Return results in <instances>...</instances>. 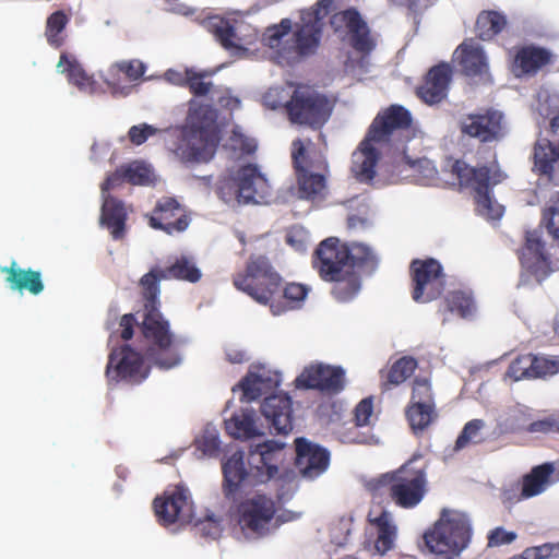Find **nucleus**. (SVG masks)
Listing matches in <instances>:
<instances>
[{"mask_svg":"<svg viewBox=\"0 0 559 559\" xmlns=\"http://www.w3.org/2000/svg\"><path fill=\"white\" fill-rule=\"evenodd\" d=\"M190 221L179 202L170 197L158 200L154 215L150 218V225L155 229H162L171 235L174 231L181 233L189 226Z\"/></svg>","mask_w":559,"mask_h":559,"instance_id":"5701e85b","label":"nucleus"},{"mask_svg":"<svg viewBox=\"0 0 559 559\" xmlns=\"http://www.w3.org/2000/svg\"><path fill=\"white\" fill-rule=\"evenodd\" d=\"M415 283L413 298L417 302H429L444 289V274L435 259L415 260L411 265Z\"/></svg>","mask_w":559,"mask_h":559,"instance_id":"dca6fc26","label":"nucleus"},{"mask_svg":"<svg viewBox=\"0 0 559 559\" xmlns=\"http://www.w3.org/2000/svg\"><path fill=\"white\" fill-rule=\"evenodd\" d=\"M331 25L336 32L343 28L346 29L350 35L353 46L357 50L369 52L373 49L374 41L369 35L368 26L356 10L349 9L335 13L331 17Z\"/></svg>","mask_w":559,"mask_h":559,"instance_id":"b1692460","label":"nucleus"},{"mask_svg":"<svg viewBox=\"0 0 559 559\" xmlns=\"http://www.w3.org/2000/svg\"><path fill=\"white\" fill-rule=\"evenodd\" d=\"M411 404H433L431 388L426 379L415 380Z\"/></svg>","mask_w":559,"mask_h":559,"instance_id":"13d9d810","label":"nucleus"},{"mask_svg":"<svg viewBox=\"0 0 559 559\" xmlns=\"http://www.w3.org/2000/svg\"><path fill=\"white\" fill-rule=\"evenodd\" d=\"M516 534L514 532H508L502 527H496L488 535V546L499 547L502 545H508L514 542Z\"/></svg>","mask_w":559,"mask_h":559,"instance_id":"e2e57ef3","label":"nucleus"},{"mask_svg":"<svg viewBox=\"0 0 559 559\" xmlns=\"http://www.w3.org/2000/svg\"><path fill=\"white\" fill-rule=\"evenodd\" d=\"M261 412L277 433L287 435L292 429V400L285 393L265 397Z\"/></svg>","mask_w":559,"mask_h":559,"instance_id":"bb28decb","label":"nucleus"},{"mask_svg":"<svg viewBox=\"0 0 559 559\" xmlns=\"http://www.w3.org/2000/svg\"><path fill=\"white\" fill-rule=\"evenodd\" d=\"M411 428L415 433L425 430L436 418L433 404H411L406 411Z\"/></svg>","mask_w":559,"mask_h":559,"instance_id":"ea45409f","label":"nucleus"},{"mask_svg":"<svg viewBox=\"0 0 559 559\" xmlns=\"http://www.w3.org/2000/svg\"><path fill=\"white\" fill-rule=\"evenodd\" d=\"M78 60L74 56L69 55L67 52H62L60 55V59L56 66V70L58 73L68 72V76L71 73L72 63H76Z\"/></svg>","mask_w":559,"mask_h":559,"instance_id":"774afa93","label":"nucleus"},{"mask_svg":"<svg viewBox=\"0 0 559 559\" xmlns=\"http://www.w3.org/2000/svg\"><path fill=\"white\" fill-rule=\"evenodd\" d=\"M144 72L145 66L143 62L139 60H122L110 66L105 82L111 88L112 94L127 96L132 87L121 85V75H124L128 81L132 82L139 80Z\"/></svg>","mask_w":559,"mask_h":559,"instance_id":"c756f323","label":"nucleus"},{"mask_svg":"<svg viewBox=\"0 0 559 559\" xmlns=\"http://www.w3.org/2000/svg\"><path fill=\"white\" fill-rule=\"evenodd\" d=\"M278 384L280 376L277 372L271 371L263 366H254L239 385L243 397L247 402H250L270 392Z\"/></svg>","mask_w":559,"mask_h":559,"instance_id":"cd10ccee","label":"nucleus"},{"mask_svg":"<svg viewBox=\"0 0 559 559\" xmlns=\"http://www.w3.org/2000/svg\"><path fill=\"white\" fill-rule=\"evenodd\" d=\"M347 252V262L354 265L364 266L369 271H373L378 263L377 254L365 243L353 242L345 246Z\"/></svg>","mask_w":559,"mask_h":559,"instance_id":"a19ab883","label":"nucleus"},{"mask_svg":"<svg viewBox=\"0 0 559 559\" xmlns=\"http://www.w3.org/2000/svg\"><path fill=\"white\" fill-rule=\"evenodd\" d=\"M329 100L308 86H298L288 105V115L294 123L321 127L330 117Z\"/></svg>","mask_w":559,"mask_h":559,"instance_id":"f8f14e48","label":"nucleus"},{"mask_svg":"<svg viewBox=\"0 0 559 559\" xmlns=\"http://www.w3.org/2000/svg\"><path fill=\"white\" fill-rule=\"evenodd\" d=\"M109 152V143L95 141L91 147L90 159L94 163L100 162Z\"/></svg>","mask_w":559,"mask_h":559,"instance_id":"338daca9","label":"nucleus"},{"mask_svg":"<svg viewBox=\"0 0 559 559\" xmlns=\"http://www.w3.org/2000/svg\"><path fill=\"white\" fill-rule=\"evenodd\" d=\"M554 473L552 464L546 463L536 466L523 480L522 496L531 498L540 495L549 485V478Z\"/></svg>","mask_w":559,"mask_h":559,"instance_id":"e433bc0d","label":"nucleus"},{"mask_svg":"<svg viewBox=\"0 0 559 559\" xmlns=\"http://www.w3.org/2000/svg\"><path fill=\"white\" fill-rule=\"evenodd\" d=\"M302 512L280 510L276 501L264 493H253L243 499L236 510V522L248 539H257L275 534L287 523L298 521Z\"/></svg>","mask_w":559,"mask_h":559,"instance_id":"423d86ee","label":"nucleus"},{"mask_svg":"<svg viewBox=\"0 0 559 559\" xmlns=\"http://www.w3.org/2000/svg\"><path fill=\"white\" fill-rule=\"evenodd\" d=\"M412 117L408 110L392 105L383 115H379L369 128L366 139L352 155L350 171L360 182H369L376 175L379 152L389 144H403L408 139Z\"/></svg>","mask_w":559,"mask_h":559,"instance_id":"7ed1b4c3","label":"nucleus"},{"mask_svg":"<svg viewBox=\"0 0 559 559\" xmlns=\"http://www.w3.org/2000/svg\"><path fill=\"white\" fill-rule=\"evenodd\" d=\"M417 367V361L412 357H402L391 367L388 373L390 384L397 385L409 378Z\"/></svg>","mask_w":559,"mask_h":559,"instance_id":"8fccbe9b","label":"nucleus"},{"mask_svg":"<svg viewBox=\"0 0 559 559\" xmlns=\"http://www.w3.org/2000/svg\"><path fill=\"white\" fill-rule=\"evenodd\" d=\"M147 373L148 369L141 355L128 345L112 350L109 355L106 370L109 380L124 379L131 383H140Z\"/></svg>","mask_w":559,"mask_h":559,"instance_id":"a211bd4d","label":"nucleus"},{"mask_svg":"<svg viewBox=\"0 0 559 559\" xmlns=\"http://www.w3.org/2000/svg\"><path fill=\"white\" fill-rule=\"evenodd\" d=\"M402 158L405 159L406 164H408L413 171V176L419 185L430 186L437 181L438 170L432 160L428 158L411 160L404 154Z\"/></svg>","mask_w":559,"mask_h":559,"instance_id":"37998d69","label":"nucleus"},{"mask_svg":"<svg viewBox=\"0 0 559 559\" xmlns=\"http://www.w3.org/2000/svg\"><path fill=\"white\" fill-rule=\"evenodd\" d=\"M543 222L546 224L549 234L559 239V195L544 211Z\"/></svg>","mask_w":559,"mask_h":559,"instance_id":"5fc2aeb1","label":"nucleus"},{"mask_svg":"<svg viewBox=\"0 0 559 559\" xmlns=\"http://www.w3.org/2000/svg\"><path fill=\"white\" fill-rule=\"evenodd\" d=\"M216 110L209 104L190 100L186 126L176 131L178 143L171 148L181 162H207L214 155L218 138Z\"/></svg>","mask_w":559,"mask_h":559,"instance_id":"20e7f679","label":"nucleus"},{"mask_svg":"<svg viewBox=\"0 0 559 559\" xmlns=\"http://www.w3.org/2000/svg\"><path fill=\"white\" fill-rule=\"evenodd\" d=\"M197 449L203 455L214 456L219 449V433L216 426L206 424L202 433L195 439Z\"/></svg>","mask_w":559,"mask_h":559,"instance_id":"a18cd8bd","label":"nucleus"},{"mask_svg":"<svg viewBox=\"0 0 559 559\" xmlns=\"http://www.w3.org/2000/svg\"><path fill=\"white\" fill-rule=\"evenodd\" d=\"M284 447L285 443L275 440H267L252 447L249 453V472L245 468L243 452L233 453L223 463L226 496H231L249 477H253L259 483L274 478L278 472L277 463L282 460Z\"/></svg>","mask_w":559,"mask_h":559,"instance_id":"39448f33","label":"nucleus"},{"mask_svg":"<svg viewBox=\"0 0 559 559\" xmlns=\"http://www.w3.org/2000/svg\"><path fill=\"white\" fill-rule=\"evenodd\" d=\"M202 276L193 258L181 255L168 267H154L142 276L140 285L144 297L142 333L147 342L146 358L160 369H170L181 364L179 342L169 331L168 322L158 310L159 282L176 278L197 283Z\"/></svg>","mask_w":559,"mask_h":559,"instance_id":"f257e3e1","label":"nucleus"},{"mask_svg":"<svg viewBox=\"0 0 559 559\" xmlns=\"http://www.w3.org/2000/svg\"><path fill=\"white\" fill-rule=\"evenodd\" d=\"M126 181L131 185L150 186L155 185L157 176L152 165L143 160H134L124 165Z\"/></svg>","mask_w":559,"mask_h":559,"instance_id":"4c0bfd02","label":"nucleus"},{"mask_svg":"<svg viewBox=\"0 0 559 559\" xmlns=\"http://www.w3.org/2000/svg\"><path fill=\"white\" fill-rule=\"evenodd\" d=\"M451 312H456L462 318H469L475 311V305L471 295L463 292H453L447 298Z\"/></svg>","mask_w":559,"mask_h":559,"instance_id":"09e8293b","label":"nucleus"},{"mask_svg":"<svg viewBox=\"0 0 559 559\" xmlns=\"http://www.w3.org/2000/svg\"><path fill=\"white\" fill-rule=\"evenodd\" d=\"M298 388L317 389L336 393L343 389L344 372L329 365H311L296 379Z\"/></svg>","mask_w":559,"mask_h":559,"instance_id":"4be33fe9","label":"nucleus"},{"mask_svg":"<svg viewBox=\"0 0 559 559\" xmlns=\"http://www.w3.org/2000/svg\"><path fill=\"white\" fill-rule=\"evenodd\" d=\"M195 527L203 536L214 539L219 536L222 531L221 519L214 514H206L204 519L195 523Z\"/></svg>","mask_w":559,"mask_h":559,"instance_id":"6e6d98bb","label":"nucleus"},{"mask_svg":"<svg viewBox=\"0 0 559 559\" xmlns=\"http://www.w3.org/2000/svg\"><path fill=\"white\" fill-rule=\"evenodd\" d=\"M205 27L213 33L221 45L229 51L230 56L236 58H247L249 56L248 45L255 39V34L247 33L249 26L235 19H224L221 16H211L205 21Z\"/></svg>","mask_w":559,"mask_h":559,"instance_id":"ddd939ff","label":"nucleus"},{"mask_svg":"<svg viewBox=\"0 0 559 559\" xmlns=\"http://www.w3.org/2000/svg\"><path fill=\"white\" fill-rule=\"evenodd\" d=\"M333 0H319L314 8L301 11L300 24L292 32V21L283 19L263 34V43L273 50L277 63H290L317 49L322 31V20L331 12Z\"/></svg>","mask_w":559,"mask_h":559,"instance_id":"f03ea898","label":"nucleus"},{"mask_svg":"<svg viewBox=\"0 0 559 559\" xmlns=\"http://www.w3.org/2000/svg\"><path fill=\"white\" fill-rule=\"evenodd\" d=\"M528 431L555 433V417H548V418L532 423L528 427Z\"/></svg>","mask_w":559,"mask_h":559,"instance_id":"69168bd1","label":"nucleus"},{"mask_svg":"<svg viewBox=\"0 0 559 559\" xmlns=\"http://www.w3.org/2000/svg\"><path fill=\"white\" fill-rule=\"evenodd\" d=\"M365 547L373 555L383 556L394 548L397 526L393 515L381 506L370 509L366 527Z\"/></svg>","mask_w":559,"mask_h":559,"instance_id":"4468645a","label":"nucleus"},{"mask_svg":"<svg viewBox=\"0 0 559 559\" xmlns=\"http://www.w3.org/2000/svg\"><path fill=\"white\" fill-rule=\"evenodd\" d=\"M452 173L462 187H469L475 191L477 211L481 216L487 219L501 218L503 206L490 195L491 188L503 179L502 173L495 163L489 167L475 168L465 162L456 160L452 165Z\"/></svg>","mask_w":559,"mask_h":559,"instance_id":"0eeeda50","label":"nucleus"},{"mask_svg":"<svg viewBox=\"0 0 559 559\" xmlns=\"http://www.w3.org/2000/svg\"><path fill=\"white\" fill-rule=\"evenodd\" d=\"M532 377L533 379L554 376L559 372V356L546 357L532 355Z\"/></svg>","mask_w":559,"mask_h":559,"instance_id":"3c124183","label":"nucleus"},{"mask_svg":"<svg viewBox=\"0 0 559 559\" xmlns=\"http://www.w3.org/2000/svg\"><path fill=\"white\" fill-rule=\"evenodd\" d=\"M548 60L549 53L545 49L535 47L522 48L514 59V73L516 76L535 73Z\"/></svg>","mask_w":559,"mask_h":559,"instance_id":"c9c22d12","label":"nucleus"},{"mask_svg":"<svg viewBox=\"0 0 559 559\" xmlns=\"http://www.w3.org/2000/svg\"><path fill=\"white\" fill-rule=\"evenodd\" d=\"M68 78L69 82L78 86L80 91L85 93L93 92L94 81L86 74L79 61L72 63L71 73Z\"/></svg>","mask_w":559,"mask_h":559,"instance_id":"864d4df0","label":"nucleus"},{"mask_svg":"<svg viewBox=\"0 0 559 559\" xmlns=\"http://www.w3.org/2000/svg\"><path fill=\"white\" fill-rule=\"evenodd\" d=\"M324 280L335 282L332 293L342 302L352 300L360 289L359 278L352 270L348 274H340L338 278Z\"/></svg>","mask_w":559,"mask_h":559,"instance_id":"58836bf2","label":"nucleus"},{"mask_svg":"<svg viewBox=\"0 0 559 559\" xmlns=\"http://www.w3.org/2000/svg\"><path fill=\"white\" fill-rule=\"evenodd\" d=\"M314 265L322 278H338L340 274H348L352 264L347 262L345 246H338L337 239L323 240L316 250Z\"/></svg>","mask_w":559,"mask_h":559,"instance_id":"aec40b11","label":"nucleus"},{"mask_svg":"<svg viewBox=\"0 0 559 559\" xmlns=\"http://www.w3.org/2000/svg\"><path fill=\"white\" fill-rule=\"evenodd\" d=\"M230 140L231 146L234 148H239L242 153L250 154L253 153L257 148L255 141L253 139L247 138L239 128H235L233 130Z\"/></svg>","mask_w":559,"mask_h":559,"instance_id":"680f3d73","label":"nucleus"},{"mask_svg":"<svg viewBox=\"0 0 559 559\" xmlns=\"http://www.w3.org/2000/svg\"><path fill=\"white\" fill-rule=\"evenodd\" d=\"M227 432L237 439H250L263 435V425L255 412L246 407L225 421Z\"/></svg>","mask_w":559,"mask_h":559,"instance_id":"473e14b6","label":"nucleus"},{"mask_svg":"<svg viewBox=\"0 0 559 559\" xmlns=\"http://www.w3.org/2000/svg\"><path fill=\"white\" fill-rule=\"evenodd\" d=\"M281 281L280 274L274 271L267 258L252 255L247 264L246 273H238L234 277V285L257 302L266 305L278 290Z\"/></svg>","mask_w":559,"mask_h":559,"instance_id":"9b49d317","label":"nucleus"},{"mask_svg":"<svg viewBox=\"0 0 559 559\" xmlns=\"http://www.w3.org/2000/svg\"><path fill=\"white\" fill-rule=\"evenodd\" d=\"M191 92L197 96H209L212 103H216L223 108L235 110L240 107V99L231 95L229 88L215 86L205 79L197 80L192 78Z\"/></svg>","mask_w":559,"mask_h":559,"instance_id":"f704fd0d","label":"nucleus"},{"mask_svg":"<svg viewBox=\"0 0 559 559\" xmlns=\"http://www.w3.org/2000/svg\"><path fill=\"white\" fill-rule=\"evenodd\" d=\"M372 401L370 397L364 399L355 408L356 427H362L370 424L372 416Z\"/></svg>","mask_w":559,"mask_h":559,"instance_id":"0e129e2a","label":"nucleus"},{"mask_svg":"<svg viewBox=\"0 0 559 559\" xmlns=\"http://www.w3.org/2000/svg\"><path fill=\"white\" fill-rule=\"evenodd\" d=\"M450 76L449 66L433 67L428 72L425 83L417 90V95L428 105L440 103L447 96Z\"/></svg>","mask_w":559,"mask_h":559,"instance_id":"c85d7f7f","label":"nucleus"},{"mask_svg":"<svg viewBox=\"0 0 559 559\" xmlns=\"http://www.w3.org/2000/svg\"><path fill=\"white\" fill-rule=\"evenodd\" d=\"M485 423L481 419H473L468 421L455 441L453 451H461L468 444H476L483 440L481 430Z\"/></svg>","mask_w":559,"mask_h":559,"instance_id":"c03bdc74","label":"nucleus"},{"mask_svg":"<svg viewBox=\"0 0 559 559\" xmlns=\"http://www.w3.org/2000/svg\"><path fill=\"white\" fill-rule=\"evenodd\" d=\"M502 119V114L497 110L468 115L462 120V132L483 142L496 140L503 134Z\"/></svg>","mask_w":559,"mask_h":559,"instance_id":"393cba45","label":"nucleus"},{"mask_svg":"<svg viewBox=\"0 0 559 559\" xmlns=\"http://www.w3.org/2000/svg\"><path fill=\"white\" fill-rule=\"evenodd\" d=\"M0 270L2 273L8 274L5 281L12 290H27L34 296L44 292L45 285L39 271L31 267L21 269L15 261H12L10 266H3Z\"/></svg>","mask_w":559,"mask_h":559,"instance_id":"7c9ffc66","label":"nucleus"},{"mask_svg":"<svg viewBox=\"0 0 559 559\" xmlns=\"http://www.w3.org/2000/svg\"><path fill=\"white\" fill-rule=\"evenodd\" d=\"M218 194L230 205L263 204L271 195V186L257 166L247 165L238 170L235 179L221 183Z\"/></svg>","mask_w":559,"mask_h":559,"instance_id":"9d476101","label":"nucleus"},{"mask_svg":"<svg viewBox=\"0 0 559 559\" xmlns=\"http://www.w3.org/2000/svg\"><path fill=\"white\" fill-rule=\"evenodd\" d=\"M295 443L296 466L305 478L314 479L328 469L330 454L325 449L305 438H297Z\"/></svg>","mask_w":559,"mask_h":559,"instance_id":"412c9836","label":"nucleus"},{"mask_svg":"<svg viewBox=\"0 0 559 559\" xmlns=\"http://www.w3.org/2000/svg\"><path fill=\"white\" fill-rule=\"evenodd\" d=\"M472 527L466 514L444 511L435 527L425 534V542L431 552L459 556L469 544Z\"/></svg>","mask_w":559,"mask_h":559,"instance_id":"6e6552de","label":"nucleus"},{"mask_svg":"<svg viewBox=\"0 0 559 559\" xmlns=\"http://www.w3.org/2000/svg\"><path fill=\"white\" fill-rule=\"evenodd\" d=\"M305 145L300 140L293 142V159L298 173L299 198L307 200L320 199L325 192V179L322 175L312 174L304 166Z\"/></svg>","mask_w":559,"mask_h":559,"instance_id":"a878e982","label":"nucleus"},{"mask_svg":"<svg viewBox=\"0 0 559 559\" xmlns=\"http://www.w3.org/2000/svg\"><path fill=\"white\" fill-rule=\"evenodd\" d=\"M123 181H126L124 165L110 174L100 188L103 199L100 224L111 229L115 239L122 236L127 213L123 204L110 197L108 191L120 186Z\"/></svg>","mask_w":559,"mask_h":559,"instance_id":"f3484780","label":"nucleus"},{"mask_svg":"<svg viewBox=\"0 0 559 559\" xmlns=\"http://www.w3.org/2000/svg\"><path fill=\"white\" fill-rule=\"evenodd\" d=\"M419 457L420 454H414L397 471L383 474L378 479L379 485L389 486L391 499L401 508H415L426 495L427 479L425 468L411 467Z\"/></svg>","mask_w":559,"mask_h":559,"instance_id":"1a4fd4ad","label":"nucleus"},{"mask_svg":"<svg viewBox=\"0 0 559 559\" xmlns=\"http://www.w3.org/2000/svg\"><path fill=\"white\" fill-rule=\"evenodd\" d=\"M309 293V288L301 284L292 283L284 289V297L292 302L289 309L299 308Z\"/></svg>","mask_w":559,"mask_h":559,"instance_id":"bf43d9fd","label":"nucleus"},{"mask_svg":"<svg viewBox=\"0 0 559 559\" xmlns=\"http://www.w3.org/2000/svg\"><path fill=\"white\" fill-rule=\"evenodd\" d=\"M532 354L520 356L511 362L507 374L514 381L532 380Z\"/></svg>","mask_w":559,"mask_h":559,"instance_id":"603ef678","label":"nucleus"},{"mask_svg":"<svg viewBox=\"0 0 559 559\" xmlns=\"http://www.w3.org/2000/svg\"><path fill=\"white\" fill-rule=\"evenodd\" d=\"M506 17L498 12H483L476 21V31L483 40L491 39L504 27Z\"/></svg>","mask_w":559,"mask_h":559,"instance_id":"79ce46f5","label":"nucleus"},{"mask_svg":"<svg viewBox=\"0 0 559 559\" xmlns=\"http://www.w3.org/2000/svg\"><path fill=\"white\" fill-rule=\"evenodd\" d=\"M456 53L466 75L484 78L488 74L487 57L477 41L465 40L460 45Z\"/></svg>","mask_w":559,"mask_h":559,"instance_id":"2f4dec72","label":"nucleus"},{"mask_svg":"<svg viewBox=\"0 0 559 559\" xmlns=\"http://www.w3.org/2000/svg\"><path fill=\"white\" fill-rule=\"evenodd\" d=\"M158 132V129L155 127L147 124V123H141L138 126H133L130 128L128 135L134 145H141L143 144L150 136L155 135Z\"/></svg>","mask_w":559,"mask_h":559,"instance_id":"052dcab7","label":"nucleus"},{"mask_svg":"<svg viewBox=\"0 0 559 559\" xmlns=\"http://www.w3.org/2000/svg\"><path fill=\"white\" fill-rule=\"evenodd\" d=\"M154 511L164 526H182L192 521L193 503L191 495L183 486H177L154 500Z\"/></svg>","mask_w":559,"mask_h":559,"instance_id":"2eb2a0df","label":"nucleus"},{"mask_svg":"<svg viewBox=\"0 0 559 559\" xmlns=\"http://www.w3.org/2000/svg\"><path fill=\"white\" fill-rule=\"evenodd\" d=\"M165 80L171 84L183 85L188 84L191 88V80L195 78L197 80H204L206 74L199 73L193 70L187 69L183 72L177 70H168L165 72Z\"/></svg>","mask_w":559,"mask_h":559,"instance_id":"4d7b16f0","label":"nucleus"},{"mask_svg":"<svg viewBox=\"0 0 559 559\" xmlns=\"http://www.w3.org/2000/svg\"><path fill=\"white\" fill-rule=\"evenodd\" d=\"M296 88L297 87H295L292 84L271 87L264 94L263 103L266 107L271 109H277L282 106H285L286 109L288 110L289 102Z\"/></svg>","mask_w":559,"mask_h":559,"instance_id":"de8ad7c7","label":"nucleus"},{"mask_svg":"<svg viewBox=\"0 0 559 559\" xmlns=\"http://www.w3.org/2000/svg\"><path fill=\"white\" fill-rule=\"evenodd\" d=\"M68 23V17L62 11L52 13L46 24V38L50 46L59 48L63 44V37L60 33L64 29Z\"/></svg>","mask_w":559,"mask_h":559,"instance_id":"49530a36","label":"nucleus"},{"mask_svg":"<svg viewBox=\"0 0 559 559\" xmlns=\"http://www.w3.org/2000/svg\"><path fill=\"white\" fill-rule=\"evenodd\" d=\"M534 170L554 179L555 171L559 170V143L555 144L548 139L537 140L534 148Z\"/></svg>","mask_w":559,"mask_h":559,"instance_id":"72a5a7b5","label":"nucleus"},{"mask_svg":"<svg viewBox=\"0 0 559 559\" xmlns=\"http://www.w3.org/2000/svg\"><path fill=\"white\" fill-rule=\"evenodd\" d=\"M543 231L539 229L528 230L525 236V245L521 252V264L526 273L531 274L536 282L540 283L550 273V262L545 251V242L542 239Z\"/></svg>","mask_w":559,"mask_h":559,"instance_id":"6ab92c4d","label":"nucleus"}]
</instances>
